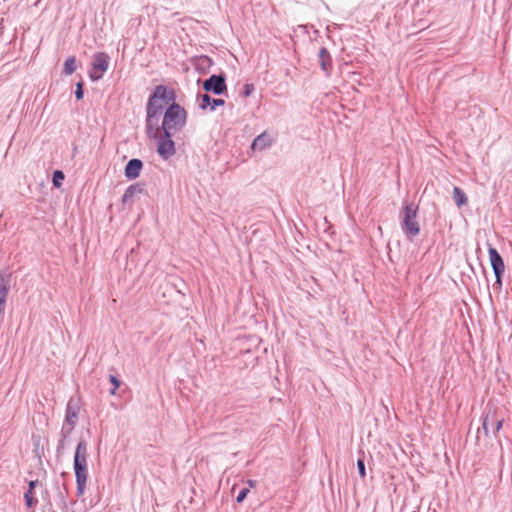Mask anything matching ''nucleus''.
Masks as SVG:
<instances>
[{
    "instance_id": "4468645a",
    "label": "nucleus",
    "mask_w": 512,
    "mask_h": 512,
    "mask_svg": "<svg viewBox=\"0 0 512 512\" xmlns=\"http://www.w3.org/2000/svg\"><path fill=\"white\" fill-rule=\"evenodd\" d=\"M143 192V185L140 183H135L130 185L124 192L122 196L123 204H132L135 195Z\"/></svg>"
},
{
    "instance_id": "f257e3e1",
    "label": "nucleus",
    "mask_w": 512,
    "mask_h": 512,
    "mask_svg": "<svg viewBox=\"0 0 512 512\" xmlns=\"http://www.w3.org/2000/svg\"><path fill=\"white\" fill-rule=\"evenodd\" d=\"M187 116L185 108L174 101L166 108L162 124H158V133L147 135L150 139L157 141V153L162 159L168 160L175 155L176 147L172 137L185 127Z\"/></svg>"
},
{
    "instance_id": "a878e982",
    "label": "nucleus",
    "mask_w": 512,
    "mask_h": 512,
    "mask_svg": "<svg viewBox=\"0 0 512 512\" xmlns=\"http://www.w3.org/2000/svg\"><path fill=\"white\" fill-rule=\"evenodd\" d=\"M66 441H67L66 439H62V438H60L58 440L57 447H56V453H57L58 457H60L63 454V451L66 448Z\"/></svg>"
},
{
    "instance_id": "c756f323",
    "label": "nucleus",
    "mask_w": 512,
    "mask_h": 512,
    "mask_svg": "<svg viewBox=\"0 0 512 512\" xmlns=\"http://www.w3.org/2000/svg\"><path fill=\"white\" fill-rule=\"evenodd\" d=\"M502 275H503V273H500L499 276L495 275V277H496L495 284H497L499 287H501V285H502Z\"/></svg>"
},
{
    "instance_id": "412c9836",
    "label": "nucleus",
    "mask_w": 512,
    "mask_h": 512,
    "mask_svg": "<svg viewBox=\"0 0 512 512\" xmlns=\"http://www.w3.org/2000/svg\"><path fill=\"white\" fill-rule=\"evenodd\" d=\"M360 453L362 454V457L358 458V460H357V468H358L360 477L364 478L366 476L364 453L362 451H360Z\"/></svg>"
},
{
    "instance_id": "a211bd4d",
    "label": "nucleus",
    "mask_w": 512,
    "mask_h": 512,
    "mask_svg": "<svg viewBox=\"0 0 512 512\" xmlns=\"http://www.w3.org/2000/svg\"><path fill=\"white\" fill-rule=\"evenodd\" d=\"M77 69L76 58L70 56L65 60L63 72L66 75H72Z\"/></svg>"
},
{
    "instance_id": "0eeeda50",
    "label": "nucleus",
    "mask_w": 512,
    "mask_h": 512,
    "mask_svg": "<svg viewBox=\"0 0 512 512\" xmlns=\"http://www.w3.org/2000/svg\"><path fill=\"white\" fill-rule=\"evenodd\" d=\"M80 411V402L78 399L71 397L66 405L65 419L63 423L75 425L78 422V415Z\"/></svg>"
},
{
    "instance_id": "6ab92c4d",
    "label": "nucleus",
    "mask_w": 512,
    "mask_h": 512,
    "mask_svg": "<svg viewBox=\"0 0 512 512\" xmlns=\"http://www.w3.org/2000/svg\"><path fill=\"white\" fill-rule=\"evenodd\" d=\"M74 428L75 425L63 423L60 431V438L67 440L70 437L71 433L73 432Z\"/></svg>"
},
{
    "instance_id": "aec40b11",
    "label": "nucleus",
    "mask_w": 512,
    "mask_h": 512,
    "mask_svg": "<svg viewBox=\"0 0 512 512\" xmlns=\"http://www.w3.org/2000/svg\"><path fill=\"white\" fill-rule=\"evenodd\" d=\"M33 495H34V492H32L31 490H27L24 493L25 504L28 508H31L37 504V499H35Z\"/></svg>"
},
{
    "instance_id": "423d86ee",
    "label": "nucleus",
    "mask_w": 512,
    "mask_h": 512,
    "mask_svg": "<svg viewBox=\"0 0 512 512\" xmlns=\"http://www.w3.org/2000/svg\"><path fill=\"white\" fill-rule=\"evenodd\" d=\"M203 89L206 92H212L215 95H221L227 90L226 78L224 74H213L203 82Z\"/></svg>"
},
{
    "instance_id": "2eb2a0df",
    "label": "nucleus",
    "mask_w": 512,
    "mask_h": 512,
    "mask_svg": "<svg viewBox=\"0 0 512 512\" xmlns=\"http://www.w3.org/2000/svg\"><path fill=\"white\" fill-rule=\"evenodd\" d=\"M495 410V408L489 407L482 418V429L484 431L485 436L489 435V427H492L493 425Z\"/></svg>"
},
{
    "instance_id": "393cba45",
    "label": "nucleus",
    "mask_w": 512,
    "mask_h": 512,
    "mask_svg": "<svg viewBox=\"0 0 512 512\" xmlns=\"http://www.w3.org/2000/svg\"><path fill=\"white\" fill-rule=\"evenodd\" d=\"M75 97L77 100H82L84 97L83 82L81 81L76 84Z\"/></svg>"
},
{
    "instance_id": "1a4fd4ad",
    "label": "nucleus",
    "mask_w": 512,
    "mask_h": 512,
    "mask_svg": "<svg viewBox=\"0 0 512 512\" xmlns=\"http://www.w3.org/2000/svg\"><path fill=\"white\" fill-rule=\"evenodd\" d=\"M488 254L494 274L499 276L500 273H504L505 265L497 249L489 245Z\"/></svg>"
},
{
    "instance_id": "cd10ccee",
    "label": "nucleus",
    "mask_w": 512,
    "mask_h": 512,
    "mask_svg": "<svg viewBox=\"0 0 512 512\" xmlns=\"http://www.w3.org/2000/svg\"><path fill=\"white\" fill-rule=\"evenodd\" d=\"M249 493L248 488H243L240 490L239 494L236 497L237 503H241L244 501V499L247 497V494Z\"/></svg>"
},
{
    "instance_id": "ddd939ff",
    "label": "nucleus",
    "mask_w": 512,
    "mask_h": 512,
    "mask_svg": "<svg viewBox=\"0 0 512 512\" xmlns=\"http://www.w3.org/2000/svg\"><path fill=\"white\" fill-rule=\"evenodd\" d=\"M318 58L321 70L324 72L326 77H329L332 72V57L327 48H320L318 52Z\"/></svg>"
},
{
    "instance_id": "20e7f679",
    "label": "nucleus",
    "mask_w": 512,
    "mask_h": 512,
    "mask_svg": "<svg viewBox=\"0 0 512 512\" xmlns=\"http://www.w3.org/2000/svg\"><path fill=\"white\" fill-rule=\"evenodd\" d=\"M418 207L413 203L404 202L400 211V226L407 239L412 240L420 233V226L417 222Z\"/></svg>"
},
{
    "instance_id": "7c9ffc66",
    "label": "nucleus",
    "mask_w": 512,
    "mask_h": 512,
    "mask_svg": "<svg viewBox=\"0 0 512 512\" xmlns=\"http://www.w3.org/2000/svg\"><path fill=\"white\" fill-rule=\"evenodd\" d=\"M247 484H248V486H249V487H252V488H253V487H255V486H256V481H255V480H248V481H247Z\"/></svg>"
},
{
    "instance_id": "9b49d317",
    "label": "nucleus",
    "mask_w": 512,
    "mask_h": 512,
    "mask_svg": "<svg viewBox=\"0 0 512 512\" xmlns=\"http://www.w3.org/2000/svg\"><path fill=\"white\" fill-rule=\"evenodd\" d=\"M143 169V162L138 158L130 159L124 169V175L128 180H134L139 177Z\"/></svg>"
},
{
    "instance_id": "c85d7f7f",
    "label": "nucleus",
    "mask_w": 512,
    "mask_h": 512,
    "mask_svg": "<svg viewBox=\"0 0 512 512\" xmlns=\"http://www.w3.org/2000/svg\"><path fill=\"white\" fill-rule=\"evenodd\" d=\"M38 484V481L37 480H32L29 482V487H28V490H31L32 492H34V488L36 487V485Z\"/></svg>"
},
{
    "instance_id": "6e6552de",
    "label": "nucleus",
    "mask_w": 512,
    "mask_h": 512,
    "mask_svg": "<svg viewBox=\"0 0 512 512\" xmlns=\"http://www.w3.org/2000/svg\"><path fill=\"white\" fill-rule=\"evenodd\" d=\"M10 289V274L0 272V316L4 313L7 296Z\"/></svg>"
},
{
    "instance_id": "dca6fc26",
    "label": "nucleus",
    "mask_w": 512,
    "mask_h": 512,
    "mask_svg": "<svg viewBox=\"0 0 512 512\" xmlns=\"http://www.w3.org/2000/svg\"><path fill=\"white\" fill-rule=\"evenodd\" d=\"M453 200L455 201L458 207L467 204L468 201L465 192L460 187L457 186L453 188Z\"/></svg>"
},
{
    "instance_id": "f8f14e48",
    "label": "nucleus",
    "mask_w": 512,
    "mask_h": 512,
    "mask_svg": "<svg viewBox=\"0 0 512 512\" xmlns=\"http://www.w3.org/2000/svg\"><path fill=\"white\" fill-rule=\"evenodd\" d=\"M199 101V108L202 110L210 108L211 111H214L216 107L223 106L225 104V101L220 98H212L209 94H201L198 97Z\"/></svg>"
},
{
    "instance_id": "f3484780",
    "label": "nucleus",
    "mask_w": 512,
    "mask_h": 512,
    "mask_svg": "<svg viewBox=\"0 0 512 512\" xmlns=\"http://www.w3.org/2000/svg\"><path fill=\"white\" fill-rule=\"evenodd\" d=\"M213 62L208 56H201L196 60V69L203 73H206L207 70L210 69Z\"/></svg>"
},
{
    "instance_id": "bb28decb",
    "label": "nucleus",
    "mask_w": 512,
    "mask_h": 512,
    "mask_svg": "<svg viewBox=\"0 0 512 512\" xmlns=\"http://www.w3.org/2000/svg\"><path fill=\"white\" fill-rule=\"evenodd\" d=\"M255 90V87L252 83H247L244 85L243 87V91H242V95L244 97H249L252 95V93L254 92Z\"/></svg>"
},
{
    "instance_id": "5701e85b",
    "label": "nucleus",
    "mask_w": 512,
    "mask_h": 512,
    "mask_svg": "<svg viewBox=\"0 0 512 512\" xmlns=\"http://www.w3.org/2000/svg\"><path fill=\"white\" fill-rule=\"evenodd\" d=\"M64 179V173L60 170H56L54 171L53 173V184L55 187H60L61 186V180Z\"/></svg>"
},
{
    "instance_id": "f03ea898",
    "label": "nucleus",
    "mask_w": 512,
    "mask_h": 512,
    "mask_svg": "<svg viewBox=\"0 0 512 512\" xmlns=\"http://www.w3.org/2000/svg\"><path fill=\"white\" fill-rule=\"evenodd\" d=\"M176 100L174 89L165 85H157L149 96L146 104L145 131L147 135L158 133V123L163 113L164 105H169Z\"/></svg>"
},
{
    "instance_id": "7ed1b4c3",
    "label": "nucleus",
    "mask_w": 512,
    "mask_h": 512,
    "mask_svg": "<svg viewBox=\"0 0 512 512\" xmlns=\"http://www.w3.org/2000/svg\"><path fill=\"white\" fill-rule=\"evenodd\" d=\"M88 446L85 440L80 439L74 453L73 469L76 477L77 496H82L86 489L88 478L87 470Z\"/></svg>"
},
{
    "instance_id": "9d476101",
    "label": "nucleus",
    "mask_w": 512,
    "mask_h": 512,
    "mask_svg": "<svg viewBox=\"0 0 512 512\" xmlns=\"http://www.w3.org/2000/svg\"><path fill=\"white\" fill-rule=\"evenodd\" d=\"M273 142L274 139L272 135L267 131H264L253 140L251 149L253 151H263L270 148L273 145Z\"/></svg>"
},
{
    "instance_id": "4be33fe9",
    "label": "nucleus",
    "mask_w": 512,
    "mask_h": 512,
    "mask_svg": "<svg viewBox=\"0 0 512 512\" xmlns=\"http://www.w3.org/2000/svg\"><path fill=\"white\" fill-rule=\"evenodd\" d=\"M503 422L504 420L501 418V419H498L497 418V415L495 414L494 415V421H493V434L496 435L503 427Z\"/></svg>"
},
{
    "instance_id": "39448f33",
    "label": "nucleus",
    "mask_w": 512,
    "mask_h": 512,
    "mask_svg": "<svg viewBox=\"0 0 512 512\" xmlns=\"http://www.w3.org/2000/svg\"><path fill=\"white\" fill-rule=\"evenodd\" d=\"M109 67V56L105 52H97L92 59V68L89 72L90 79L95 82L104 76Z\"/></svg>"
},
{
    "instance_id": "b1692460",
    "label": "nucleus",
    "mask_w": 512,
    "mask_h": 512,
    "mask_svg": "<svg viewBox=\"0 0 512 512\" xmlns=\"http://www.w3.org/2000/svg\"><path fill=\"white\" fill-rule=\"evenodd\" d=\"M109 380L110 382L113 384V388L110 390V394L111 395H115L116 394V390L119 388L120 386V381L119 379L114 376V375H110L109 376Z\"/></svg>"
}]
</instances>
